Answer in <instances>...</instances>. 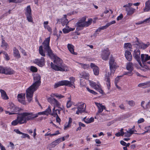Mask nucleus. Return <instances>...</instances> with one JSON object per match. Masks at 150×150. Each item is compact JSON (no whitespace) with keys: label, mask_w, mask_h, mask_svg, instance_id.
Segmentation results:
<instances>
[{"label":"nucleus","mask_w":150,"mask_h":150,"mask_svg":"<svg viewBox=\"0 0 150 150\" xmlns=\"http://www.w3.org/2000/svg\"><path fill=\"white\" fill-rule=\"evenodd\" d=\"M50 37L45 39L42 44V45L39 47V53L42 56L45 57L46 53L47 56L54 59V64L51 62L50 64L51 68L53 69L56 71H68V67L63 64L62 60L60 58L55 56L53 53L50 46Z\"/></svg>","instance_id":"nucleus-1"},{"label":"nucleus","mask_w":150,"mask_h":150,"mask_svg":"<svg viewBox=\"0 0 150 150\" xmlns=\"http://www.w3.org/2000/svg\"><path fill=\"white\" fill-rule=\"evenodd\" d=\"M16 119L11 122L12 125L15 126L18 124L21 125L26 123L27 121L33 120L37 117V115L33 114L32 112H25L18 114Z\"/></svg>","instance_id":"nucleus-2"},{"label":"nucleus","mask_w":150,"mask_h":150,"mask_svg":"<svg viewBox=\"0 0 150 150\" xmlns=\"http://www.w3.org/2000/svg\"><path fill=\"white\" fill-rule=\"evenodd\" d=\"M33 78L35 81L27 89L26 91V97L29 102L32 100L34 92L38 89L41 83V77L40 75H36Z\"/></svg>","instance_id":"nucleus-3"},{"label":"nucleus","mask_w":150,"mask_h":150,"mask_svg":"<svg viewBox=\"0 0 150 150\" xmlns=\"http://www.w3.org/2000/svg\"><path fill=\"white\" fill-rule=\"evenodd\" d=\"M86 18L83 17L77 23V28L76 30L77 31L81 30L82 29L83 27H87L91 24L92 19H89L87 21H86Z\"/></svg>","instance_id":"nucleus-4"},{"label":"nucleus","mask_w":150,"mask_h":150,"mask_svg":"<svg viewBox=\"0 0 150 150\" xmlns=\"http://www.w3.org/2000/svg\"><path fill=\"white\" fill-rule=\"evenodd\" d=\"M109 64L110 70V72H109L110 75L113 76L117 66L115 62V59L113 57H110L109 61Z\"/></svg>","instance_id":"nucleus-5"},{"label":"nucleus","mask_w":150,"mask_h":150,"mask_svg":"<svg viewBox=\"0 0 150 150\" xmlns=\"http://www.w3.org/2000/svg\"><path fill=\"white\" fill-rule=\"evenodd\" d=\"M76 105L77 106V110L76 111V114L79 115L85 112L86 110V105L83 103H78Z\"/></svg>","instance_id":"nucleus-6"},{"label":"nucleus","mask_w":150,"mask_h":150,"mask_svg":"<svg viewBox=\"0 0 150 150\" xmlns=\"http://www.w3.org/2000/svg\"><path fill=\"white\" fill-rule=\"evenodd\" d=\"M48 101L52 105L54 106V107H57L60 108L61 104L56 99L51 97L48 98L47 99Z\"/></svg>","instance_id":"nucleus-7"},{"label":"nucleus","mask_w":150,"mask_h":150,"mask_svg":"<svg viewBox=\"0 0 150 150\" xmlns=\"http://www.w3.org/2000/svg\"><path fill=\"white\" fill-rule=\"evenodd\" d=\"M25 15L26 16L28 21L30 22H33V20L32 17L31 10L30 5L27 7L26 9L25 12Z\"/></svg>","instance_id":"nucleus-8"},{"label":"nucleus","mask_w":150,"mask_h":150,"mask_svg":"<svg viewBox=\"0 0 150 150\" xmlns=\"http://www.w3.org/2000/svg\"><path fill=\"white\" fill-rule=\"evenodd\" d=\"M90 86L93 87L94 88L98 91L100 93H103V91L101 89V86L99 83H98L96 84L95 82L93 81H89Z\"/></svg>","instance_id":"nucleus-9"},{"label":"nucleus","mask_w":150,"mask_h":150,"mask_svg":"<svg viewBox=\"0 0 150 150\" xmlns=\"http://www.w3.org/2000/svg\"><path fill=\"white\" fill-rule=\"evenodd\" d=\"M140 52L139 50H135L133 52V56L134 58L139 63V64L142 65L140 58Z\"/></svg>","instance_id":"nucleus-10"},{"label":"nucleus","mask_w":150,"mask_h":150,"mask_svg":"<svg viewBox=\"0 0 150 150\" xmlns=\"http://www.w3.org/2000/svg\"><path fill=\"white\" fill-rule=\"evenodd\" d=\"M34 63L40 67H42L45 65V59L44 57H41L40 59H36Z\"/></svg>","instance_id":"nucleus-11"},{"label":"nucleus","mask_w":150,"mask_h":150,"mask_svg":"<svg viewBox=\"0 0 150 150\" xmlns=\"http://www.w3.org/2000/svg\"><path fill=\"white\" fill-rule=\"evenodd\" d=\"M8 110L11 112H18L20 111V109L16 107L12 102H10L7 106Z\"/></svg>","instance_id":"nucleus-12"},{"label":"nucleus","mask_w":150,"mask_h":150,"mask_svg":"<svg viewBox=\"0 0 150 150\" xmlns=\"http://www.w3.org/2000/svg\"><path fill=\"white\" fill-rule=\"evenodd\" d=\"M110 54V52L108 49L106 48L102 51L101 55L102 59L105 61L107 60L108 59Z\"/></svg>","instance_id":"nucleus-13"},{"label":"nucleus","mask_w":150,"mask_h":150,"mask_svg":"<svg viewBox=\"0 0 150 150\" xmlns=\"http://www.w3.org/2000/svg\"><path fill=\"white\" fill-rule=\"evenodd\" d=\"M67 16L66 15H64V17L61 19V22L62 26H64L66 25V27L69 28V26H68V24L69 22L67 18Z\"/></svg>","instance_id":"nucleus-14"},{"label":"nucleus","mask_w":150,"mask_h":150,"mask_svg":"<svg viewBox=\"0 0 150 150\" xmlns=\"http://www.w3.org/2000/svg\"><path fill=\"white\" fill-rule=\"evenodd\" d=\"M91 67L93 69L94 74L95 75H98L99 74V68L94 64L91 63Z\"/></svg>","instance_id":"nucleus-15"},{"label":"nucleus","mask_w":150,"mask_h":150,"mask_svg":"<svg viewBox=\"0 0 150 150\" xmlns=\"http://www.w3.org/2000/svg\"><path fill=\"white\" fill-rule=\"evenodd\" d=\"M141 58L143 64H144V62L150 60V56L147 54H142Z\"/></svg>","instance_id":"nucleus-16"},{"label":"nucleus","mask_w":150,"mask_h":150,"mask_svg":"<svg viewBox=\"0 0 150 150\" xmlns=\"http://www.w3.org/2000/svg\"><path fill=\"white\" fill-rule=\"evenodd\" d=\"M18 100L20 103L23 105H25L26 104L25 100V96L23 95L22 93L19 94L17 96Z\"/></svg>","instance_id":"nucleus-17"},{"label":"nucleus","mask_w":150,"mask_h":150,"mask_svg":"<svg viewBox=\"0 0 150 150\" xmlns=\"http://www.w3.org/2000/svg\"><path fill=\"white\" fill-rule=\"evenodd\" d=\"M4 74L6 75H11L14 73V70L10 67H6L5 68Z\"/></svg>","instance_id":"nucleus-18"},{"label":"nucleus","mask_w":150,"mask_h":150,"mask_svg":"<svg viewBox=\"0 0 150 150\" xmlns=\"http://www.w3.org/2000/svg\"><path fill=\"white\" fill-rule=\"evenodd\" d=\"M125 10L127 12V15L130 16L134 13L136 10L132 8H125Z\"/></svg>","instance_id":"nucleus-19"},{"label":"nucleus","mask_w":150,"mask_h":150,"mask_svg":"<svg viewBox=\"0 0 150 150\" xmlns=\"http://www.w3.org/2000/svg\"><path fill=\"white\" fill-rule=\"evenodd\" d=\"M61 86H67L71 87L73 86L72 82L68 80H63L60 81Z\"/></svg>","instance_id":"nucleus-20"},{"label":"nucleus","mask_w":150,"mask_h":150,"mask_svg":"<svg viewBox=\"0 0 150 150\" xmlns=\"http://www.w3.org/2000/svg\"><path fill=\"white\" fill-rule=\"evenodd\" d=\"M13 55L14 57L17 59L20 58L21 57L18 50L15 47L13 49Z\"/></svg>","instance_id":"nucleus-21"},{"label":"nucleus","mask_w":150,"mask_h":150,"mask_svg":"<svg viewBox=\"0 0 150 150\" xmlns=\"http://www.w3.org/2000/svg\"><path fill=\"white\" fill-rule=\"evenodd\" d=\"M0 92L1 93V97L3 99L7 100L9 99V98L7 95L6 92L4 90L0 89Z\"/></svg>","instance_id":"nucleus-22"},{"label":"nucleus","mask_w":150,"mask_h":150,"mask_svg":"<svg viewBox=\"0 0 150 150\" xmlns=\"http://www.w3.org/2000/svg\"><path fill=\"white\" fill-rule=\"evenodd\" d=\"M125 56L126 59L129 61L132 60V56L131 52L128 50L126 51L125 53Z\"/></svg>","instance_id":"nucleus-23"},{"label":"nucleus","mask_w":150,"mask_h":150,"mask_svg":"<svg viewBox=\"0 0 150 150\" xmlns=\"http://www.w3.org/2000/svg\"><path fill=\"white\" fill-rule=\"evenodd\" d=\"M138 86L139 87H141L143 88L148 87L150 86V81L139 83L138 85Z\"/></svg>","instance_id":"nucleus-24"},{"label":"nucleus","mask_w":150,"mask_h":150,"mask_svg":"<svg viewBox=\"0 0 150 150\" xmlns=\"http://www.w3.org/2000/svg\"><path fill=\"white\" fill-rule=\"evenodd\" d=\"M61 110L59 109H55V107H54L52 109V115L54 117H55L56 116L58 115V114H59L60 113Z\"/></svg>","instance_id":"nucleus-25"},{"label":"nucleus","mask_w":150,"mask_h":150,"mask_svg":"<svg viewBox=\"0 0 150 150\" xmlns=\"http://www.w3.org/2000/svg\"><path fill=\"white\" fill-rule=\"evenodd\" d=\"M96 105L98 107V112L100 113L102 112L104 109H105V107L103 105L99 103L96 102L95 103Z\"/></svg>","instance_id":"nucleus-26"},{"label":"nucleus","mask_w":150,"mask_h":150,"mask_svg":"<svg viewBox=\"0 0 150 150\" xmlns=\"http://www.w3.org/2000/svg\"><path fill=\"white\" fill-rule=\"evenodd\" d=\"M72 119L71 118L69 117V118L68 122V123L66 122L64 125V129L65 130L71 127V124L72 123Z\"/></svg>","instance_id":"nucleus-27"},{"label":"nucleus","mask_w":150,"mask_h":150,"mask_svg":"<svg viewBox=\"0 0 150 150\" xmlns=\"http://www.w3.org/2000/svg\"><path fill=\"white\" fill-rule=\"evenodd\" d=\"M82 121H84L86 123L88 124L94 122V118L93 117H91L90 118H86V117H85L83 119Z\"/></svg>","instance_id":"nucleus-28"},{"label":"nucleus","mask_w":150,"mask_h":150,"mask_svg":"<svg viewBox=\"0 0 150 150\" xmlns=\"http://www.w3.org/2000/svg\"><path fill=\"white\" fill-rule=\"evenodd\" d=\"M144 12H148L150 11V1L149 0L145 3V8L144 9Z\"/></svg>","instance_id":"nucleus-29"},{"label":"nucleus","mask_w":150,"mask_h":150,"mask_svg":"<svg viewBox=\"0 0 150 150\" xmlns=\"http://www.w3.org/2000/svg\"><path fill=\"white\" fill-rule=\"evenodd\" d=\"M126 68L127 69L130 71L131 73L133 69V64L132 62H129L127 64Z\"/></svg>","instance_id":"nucleus-30"},{"label":"nucleus","mask_w":150,"mask_h":150,"mask_svg":"<svg viewBox=\"0 0 150 150\" xmlns=\"http://www.w3.org/2000/svg\"><path fill=\"white\" fill-rule=\"evenodd\" d=\"M108 76L107 77V80L106 81V84L108 86V89L110 88V77H112V76L110 75V73L109 72L108 73Z\"/></svg>","instance_id":"nucleus-31"},{"label":"nucleus","mask_w":150,"mask_h":150,"mask_svg":"<svg viewBox=\"0 0 150 150\" xmlns=\"http://www.w3.org/2000/svg\"><path fill=\"white\" fill-rule=\"evenodd\" d=\"M67 47L69 51L71 53L75 54L74 52V46L71 44H68L67 45Z\"/></svg>","instance_id":"nucleus-32"},{"label":"nucleus","mask_w":150,"mask_h":150,"mask_svg":"<svg viewBox=\"0 0 150 150\" xmlns=\"http://www.w3.org/2000/svg\"><path fill=\"white\" fill-rule=\"evenodd\" d=\"M136 44L139 46V48H141L143 49H145L148 46L146 44H143V43H140L139 42H137Z\"/></svg>","instance_id":"nucleus-33"},{"label":"nucleus","mask_w":150,"mask_h":150,"mask_svg":"<svg viewBox=\"0 0 150 150\" xmlns=\"http://www.w3.org/2000/svg\"><path fill=\"white\" fill-rule=\"evenodd\" d=\"M61 142L60 139H57L55 140L52 142L51 143V145L52 147H54Z\"/></svg>","instance_id":"nucleus-34"},{"label":"nucleus","mask_w":150,"mask_h":150,"mask_svg":"<svg viewBox=\"0 0 150 150\" xmlns=\"http://www.w3.org/2000/svg\"><path fill=\"white\" fill-rule=\"evenodd\" d=\"M81 77H83L86 79H88L89 75L88 73L85 72H82L81 74Z\"/></svg>","instance_id":"nucleus-35"},{"label":"nucleus","mask_w":150,"mask_h":150,"mask_svg":"<svg viewBox=\"0 0 150 150\" xmlns=\"http://www.w3.org/2000/svg\"><path fill=\"white\" fill-rule=\"evenodd\" d=\"M45 112L46 115H52V110L50 106H49L46 109L45 111Z\"/></svg>","instance_id":"nucleus-36"},{"label":"nucleus","mask_w":150,"mask_h":150,"mask_svg":"<svg viewBox=\"0 0 150 150\" xmlns=\"http://www.w3.org/2000/svg\"><path fill=\"white\" fill-rule=\"evenodd\" d=\"M123 129H122L120 132H119L115 134V135L116 136L118 137L120 136H123L124 135V132H123Z\"/></svg>","instance_id":"nucleus-37"},{"label":"nucleus","mask_w":150,"mask_h":150,"mask_svg":"<svg viewBox=\"0 0 150 150\" xmlns=\"http://www.w3.org/2000/svg\"><path fill=\"white\" fill-rule=\"evenodd\" d=\"M142 65H142L139 64L141 67V68H140L141 70H143L144 71H146V70H148L149 69L148 67L146 66V65H145L143 64Z\"/></svg>","instance_id":"nucleus-38"},{"label":"nucleus","mask_w":150,"mask_h":150,"mask_svg":"<svg viewBox=\"0 0 150 150\" xmlns=\"http://www.w3.org/2000/svg\"><path fill=\"white\" fill-rule=\"evenodd\" d=\"M126 102L131 107L134 106L135 105V102L133 100L129 101L126 100Z\"/></svg>","instance_id":"nucleus-39"},{"label":"nucleus","mask_w":150,"mask_h":150,"mask_svg":"<svg viewBox=\"0 0 150 150\" xmlns=\"http://www.w3.org/2000/svg\"><path fill=\"white\" fill-rule=\"evenodd\" d=\"M80 65L81 67L82 68L86 69L88 68L89 67V65L88 64H82V63H78Z\"/></svg>","instance_id":"nucleus-40"},{"label":"nucleus","mask_w":150,"mask_h":150,"mask_svg":"<svg viewBox=\"0 0 150 150\" xmlns=\"http://www.w3.org/2000/svg\"><path fill=\"white\" fill-rule=\"evenodd\" d=\"M69 100H68L67 103V107L68 108H70L72 105V102L70 101V98H68Z\"/></svg>","instance_id":"nucleus-41"},{"label":"nucleus","mask_w":150,"mask_h":150,"mask_svg":"<svg viewBox=\"0 0 150 150\" xmlns=\"http://www.w3.org/2000/svg\"><path fill=\"white\" fill-rule=\"evenodd\" d=\"M30 71L33 72H36L38 71L37 68L34 66H31L30 68Z\"/></svg>","instance_id":"nucleus-42"},{"label":"nucleus","mask_w":150,"mask_h":150,"mask_svg":"<svg viewBox=\"0 0 150 150\" xmlns=\"http://www.w3.org/2000/svg\"><path fill=\"white\" fill-rule=\"evenodd\" d=\"M7 43L5 42L4 40L3 39L2 41V44L1 46L2 47H4L5 48H7Z\"/></svg>","instance_id":"nucleus-43"},{"label":"nucleus","mask_w":150,"mask_h":150,"mask_svg":"<svg viewBox=\"0 0 150 150\" xmlns=\"http://www.w3.org/2000/svg\"><path fill=\"white\" fill-rule=\"evenodd\" d=\"M53 95L54 96L56 97L57 98L59 99L64 97V96H63L61 94H59L57 93H54L53 94Z\"/></svg>","instance_id":"nucleus-44"},{"label":"nucleus","mask_w":150,"mask_h":150,"mask_svg":"<svg viewBox=\"0 0 150 150\" xmlns=\"http://www.w3.org/2000/svg\"><path fill=\"white\" fill-rule=\"evenodd\" d=\"M3 54H4V58L7 61L9 60L10 59V57L8 54H7V53L5 52H3Z\"/></svg>","instance_id":"nucleus-45"},{"label":"nucleus","mask_w":150,"mask_h":150,"mask_svg":"<svg viewBox=\"0 0 150 150\" xmlns=\"http://www.w3.org/2000/svg\"><path fill=\"white\" fill-rule=\"evenodd\" d=\"M69 137V134L67 135L66 136L63 137H60L59 139H60V140L61 142L62 141H64L66 139H67Z\"/></svg>","instance_id":"nucleus-46"},{"label":"nucleus","mask_w":150,"mask_h":150,"mask_svg":"<svg viewBox=\"0 0 150 150\" xmlns=\"http://www.w3.org/2000/svg\"><path fill=\"white\" fill-rule=\"evenodd\" d=\"M132 46L129 43H125L124 44V47L126 49L130 48Z\"/></svg>","instance_id":"nucleus-47"},{"label":"nucleus","mask_w":150,"mask_h":150,"mask_svg":"<svg viewBox=\"0 0 150 150\" xmlns=\"http://www.w3.org/2000/svg\"><path fill=\"white\" fill-rule=\"evenodd\" d=\"M5 67L0 66V74H4Z\"/></svg>","instance_id":"nucleus-48"},{"label":"nucleus","mask_w":150,"mask_h":150,"mask_svg":"<svg viewBox=\"0 0 150 150\" xmlns=\"http://www.w3.org/2000/svg\"><path fill=\"white\" fill-rule=\"evenodd\" d=\"M86 89L90 93H91L93 94L96 95L97 94V93L96 92H95V91H93V90L90 89L89 88H88V87H87Z\"/></svg>","instance_id":"nucleus-49"},{"label":"nucleus","mask_w":150,"mask_h":150,"mask_svg":"<svg viewBox=\"0 0 150 150\" xmlns=\"http://www.w3.org/2000/svg\"><path fill=\"white\" fill-rule=\"evenodd\" d=\"M60 86H61V85L60 82L59 81L55 84L54 85V88H57Z\"/></svg>","instance_id":"nucleus-50"},{"label":"nucleus","mask_w":150,"mask_h":150,"mask_svg":"<svg viewBox=\"0 0 150 150\" xmlns=\"http://www.w3.org/2000/svg\"><path fill=\"white\" fill-rule=\"evenodd\" d=\"M5 113L6 114H8L9 115H13L16 114L17 112H9L8 111H5Z\"/></svg>","instance_id":"nucleus-51"},{"label":"nucleus","mask_w":150,"mask_h":150,"mask_svg":"<svg viewBox=\"0 0 150 150\" xmlns=\"http://www.w3.org/2000/svg\"><path fill=\"white\" fill-rule=\"evenodd\" d=\"M133 5V4L131 3H129L123 6V7L127 8H132L131 6Z\"/></svg>","instance_id":"nucleus-52"},{"label":"nucleus","mask_w":150,"mask_h":150,"mask_svg":"<svg viewBox=\"0 0 150 150\" xmlns=\"http://www.w3.org/2000/svg\"><path fill=\"white\" fill-rule=\"evenodd\" d=\"M62 31L64 34L70 32L69 29H67L65 28H64L62 29Z\"/></svg>","instance_id":"nucleus-53"},{"label":"nucleus","mask_w":150,"mask_h":150,"mask_svg":"<svg viewBox=\"0 0 150 150\" xmlns=\"http://www.w3.org/2000/svg\"><path fill=\"white\" fill-rule=\"evenodd\" d=\"M48 24V21H44L43 23L44 27L45 29H46L47 28L49 25H47Z\"/></svg>","instance_id":"nucleus-54"},{"label":"nucleus","mask_w":150,"mask_h":150,"mask_svg":"<svg viewBox=\"0 0 150 150\" xmlns=\"http://www.w3.org/2000/svg\"><path fill=\"white\" fill-rule=\"evenodd\" d=\"M124 136L125 137H129L131 136V134L128 132V131H127L126 132H124Z\"/></svg>","instance_id":"nucleus-55"},{"label":"nucleus","mask_w":150,"mask_h":150,"mask_svg":"<svg viewBox=\"0 0 150 150\" xmlns=\"http://www.w3.org/2000/svg\"><path fill=\"white\" fill-rule=\"evenodd\" d=\"M22 135H23V137H22L23 138H25L27 137L28 139H30V136L28 134L23 133Z\"/></svg>","instance_id":"nucleus-56"},{"label":"nucleus","mask_w":150,"mask_h":150,"mask_svg":"<svg viewBox=\"0 0 150 150\" xmlns=\"http://www.w3.org/2000/svg\"><path fill=\"white\" fill-rule=\"evenodd\" d=\"M144 120L143 118L139 119L137 121L138 124H140L144 122Z\"/></svg>","instance_id":"nucleus-57"},{"label":"nucleus","mask_w":150,"mask_h":150,"mask_svg":"<svg viewBox=\"0 0 150 150\" xmlns=\"http://www.w3.org/2000/svg\"><path fill=\"white\" fill-rule=\"evenodd\" d=\"M14 131L19 134H23V133L20 131L18 129H15Z\"/></svg>","instance_id":"nucleus-58"},{"label":"nucleus","mask_w":150,"mask_h":150,"mask_svg":"<svg viewBox=\"0 0 150 150\" xmlns=\"http://www.w3.org/2000/svg\"><path fill=\"white\" fill-rule=\"evenodd\" d=\"M115 23H116L115 21V20H114V21H111L110 22L107 23V24H108V26H109L110 25H111L112 24H114Z\"/></svg>","instance_id":"nucleus-59"},{"label":"nucleus","mask_w":150,"mask_h":150,"mask_svg":"<svg viewBox=\"0 0 150 150\" xmlns=\"http://www.w3.org/2000/svg\"><path fill=\"white\" fill-rule=\"evenodd\" d=\"M123 17V15L122 14H120V15L118 16L117 18V21L121 20L122 19Z\"/></svg>","instance_id":"nucleus-60"},{"label":"nucleus","mask_w":150,"mask_h":150,"mask_svg":"<svg viewBox=\"0 0 150 150\" xmlns=\"http://www.w3.org/2000/svg\"><path fill=\"white\" fill-rule=\"evenodd\" d=\"M128 131V132H129L131 135L134 133V131L136 132V130H133L132 129H129Z\"/></svg>","instance_id":"nucleus-61"},{"label":"nucleus","mask_w":150,"mask_h":150,"mask_svg":"<svg viewBox=\"0 0 150 150\" xmlns=\"http://www.w3.org/2000/svg\"><path fill=\"white\" fill-rule=\"evenodd\" d=\"M45 115V111L42 112H38V113L35 114V115H37V117L38 116V115Z\"/></svg>","instance_id":"nucleus-62"},{"label":"nucleus","mask_w":150,"mask_h":150,"mask_svg":"<svg viewBox=\"0 0 150 150\" xmlns=\"http://www.w3.org/2000/svg\"><path fill=\"white\" fill-rule=\"evenodd\" d=\"M1 124L3 128H6L7 127V125L2 121L1 122Z\"/></svg>","instance_id":"nucleus-63"},{"label":"nucleus","mask_w":150,"mask_h":150,"mask_svg":"<svg viewBox=\"0 0 150 150\" xmlns=\"http://www.w3.org/2000/svg\"><path fill=\"white\" fill-rule=\"evenodd\" d=\"M0 148L1 150H6L5 147L0 143Z\"/></svg>","instance_id":"nucleus-64"}]
</instances>
